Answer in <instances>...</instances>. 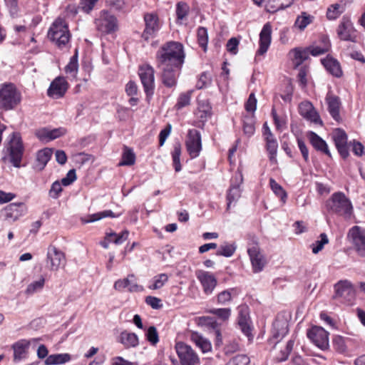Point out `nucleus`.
Returning <instances> with one entry per match:
<instances>
[{"label": "nucleus", "instance_id": "obj_1", "mask_svg": "<svg viewBox=\"0 0 365 365\" xmlns=\"http://www.w3.org/2000/svg\"><path fill=\"white\" fill-rule=\"evenodd\" d=\"M185 53L181 43L170 41L162 46L156 54L157 66L165 67L170 65L181 67L184 62Z\"/></svg>", "mask_w": 365, "mask_h": 365}, {"label": "nucleus", "instance_id": "obj_2", "mask_svg": "<svg viewBox=\"0 0 365 365\" xmlns=\"http://www.w3.org/2000/svg\"><path fill=\"white\" fill-rule=\"evenodd\" d=\"M71 36L68 24L60 17L53 22L48 31V38L59 48L66 47Z\"/></svg>", "mask_w": 365, "mask_h": 365}, {"label": "nucleus", "instance_id": "obj_3", "mask_svg": "<svg viewBox=\"0 0 365 365\" xmlns=\"http://www.w3.org/2000/svg\"><path fill=\"white\" fill-rule=\"evenodd\" d=\"M327 207L329 210L346 219H349L353 214L352 204L342 192H334L327 202Z\"/></svg>", "mask_w": 365, "mask_h": 365}, {"label": "nucleus", "instance_id": "obj_4", "mask_svg": "<svg viewBox=\"0 0 365 365\" xmlns=\"http://www.w3.org/2000/svg\"><path fill=\"white\" fill-rule=\"evenodd\" d=\"M175 350L179 358V361L170 357L173 365H199L200 359L194 349L188 344L178 341L175 344Z\"/></svg>", "mask_w": 365, "mask_h": 365}, {"label": "nucleus", "instance_id": "obj_5", "mask_svg": "<svg viewBox=\"0 0 365 365\" xmlns=\"http://www.w3.org/2000/svg\"><path fill=\"white\" fill-rule=\"evenodd\" d=\"M21 101L20 93L11 84H3L0 87V107L5 110L14 108Z\"/></svg>", "mask_w": 365, "mask_h": 365}, {"label": "nucleus", "instance_id": "obj_6", "mask_svg": "<svg viewBox=\"0 0 365 365\" xmlns=\"http://www.w3.org/2000/svg\"><path fill=\"white\" fill-rule=\"evenodd\" d=\"M347 237L356 252L361 257H365V229L354 226L349 230Z\"/></svg>", "mask_w": 365, "mask_h": 365}, {"label": "nucleus", "instance_id": "obj_7", "mask_svg": "<svg viewBox=\"0 0 365 365\" xmlns=\"http://www.w3.org/2000/svg\"><path fill=\"white\" fill-rule=\"evenodd\" d=\"M155 71L147 63L142 64L138 68V75L143 86L147 96L153 93L155 88Z\"/></svg>", "mask_w": 365, "mask_h": 365}, {"label": "nucleus", "instance_id": "obj_8", "mask_svg": "<svg viewBox=\"0 0 365 365\" xmlns=\"http://www.w3.org/2000/svg\"><path fill=\"white\" fill-rule=\"evenodd\" d=\"M9 150L11 163L14 167L19 168L21 166L24 148L19 133H14L12 134L9 143Z\"/></svg>", "mask_w": 365, "mask_h": 365}, {"label": "nucleus", "instance_id": "obj_9", "mask_svg": "<svg viewBox=\"0 0 365 365\" xmlns=\"http://www.w3.org/2000/svg\"><path fill=\"white\" fill-rule=\"evenodd\" d=\"M66 263L65 255L53 245L47 249L46 265L49 270L57 271Z\"/></svg>", "mask_w": 365, "mask_h": 365}, {"label": "nucleus", "instance_id": "obj_10", "mask_svg": "<svg viewBox=\"0 0 365 365\" xmlns=\"http://www.w3.org/2000/svg\"><path fill=\"white\" fill-rule=\"evenodd\" d=\"M145 29L142 38L145 41L156 36L161 28L158 16L155 13H147L144 15Z\"/></svg>", "mask_w": 365, "mask_h": 365}, {"label": "nucleus", "instance_id": "obj_11", "mask_svg": "<svg viewBox=\"0 0 365 365\" xmlns=\"http://www.w3.org/2000/svg\"><path fill=\"white\" fill-rule=\"evenodd\" d=\"M95 23L97 29L102 34H110L115 31L118 29L116 18L106 11L101 12Z\"/></svg>", "mask_w": 365, "mask_h": 365}, {"label": "nucleus", "instance_id": "obj_12", "mask_svg": "<svg viewBox=\"0 0 365 365\" xmlns=\"http://www.w3.org/2000/svg\"><path fill=\"white\" fill-rule=\"evenodd\" d=\"M185 145L191 158H195L200 155L202 150V141L200 133L197 130H188Z\"/></svg>", "mask_w": 365, "mask_h": 365}, {"label": "nucleus", "instance_id": "obj_13", "mask_svg": "<svg viewBox=\"0 0 365 365\" xmlns=\"http://www.w3.org/2000/svg\"><path fill=\"white\" fill-rule=\"evenodd\" d=\"M27 207L24 202L10 203L2 210L6 220L15 222L27 212Z\"/></svg>", "mask_w": 365, "mask_h": 365}, {"label": "nucleus", "instance_id": "obj_14", "mask_svg": "<svg viewBox=\"0 0 365 365\" xmlns=\"http://www.w3.org/2000/svg\"><path fill=\"white\" fill-rule=\"evenodd\" d=\"M248 307L245 305L240 306L238 307L237 324L242 333L247 336L250 341L252 339Z\"/></svg>", "mask_w": 365, "mask_h": 365}, {"label": "nucleus", "instance_id": "obj_15", "mask_svg": "<svg viewBox=\"0 0 365 365\" xmlns=\"http://www.w3.org/2000/svg\"><path fill=\"white\" fill-rule=\"evenodd\" d=\"M325 103L328 112L332 118L336 122H340L341 120L340 115L341 103L340 98L331 91H329L325 98Z\"/></svg>", "mask_w": 365, "mask_h": 365}, {"label": "nucleus", "instance_id": "obj_16", "mask_svg": "<svg viewBox=\"0 0 365 365\" xmlns=\"http://www.w3.org/2000/svg\"><path fill=\"white\" fill-rule=\"evenodd\" d=\"M336 31L341 40L354 41L355 29L349 17L343 16Z\"/></svg>", "mask_w": 365, "mask_h": 365}, {"label": "nucleus", "instance_id": "obj_17", "mask_svg": "<svg viewBox=\"0 0 365 365\" xmlns=\"http://www.w3.org/2000/svg\"><path fill=\"white\" fill-rule=\"evenodd\" d=\"M196 276L202 284L203 292L207 295L211 294L217 284L215 277L212 274L203 270L197 271Z\"/></svg>", "mask_w": 365, "mask_h": 365}, {"label": "nucleus", "instance_id": "obj_18", "mask_svg": "<svg viewBox=\"0 0 365 365\" xmlns=\"http://www.w3.org/2000/svg\"><path fill=\"white\" fill-rule=\"evenodd\" d=\"M68 88V84L65 78L59 76L56 78L51 82L48 89L47 93L48 96L55 99H58L64 96Z\"/></svg>", "mask_w": 365, "mask_h": 365}, {"label": "nucleus", "instance_id": "obj_19", "mask_svg": "<svg viewBox=\"0 0 365 365\" xmlns=\"http://www.w3.org/2000/svg\"><path fill=\"white\" fill-rule=\"evenodd\" d=\"M335 145L343 158L349 156V146L347 144V135L342 129H336L332 134Z\"/></svg>", "mask_w": 365, "mask_h": 365}, {"label": "nucleus", "instance_id": "obj_20", "mask_svg": "<svg viewBox=\"0 0 365 365\" xmlns=\"http://www.w3.org/2000/svg\"><path fill=\"white\" fill-rule=\"evenodd\" d=\"M321 63L328 73L336 78L343 76V71L339 61L330 54L325 58H321Z\"/></svg>", "mask_w": 365, "mask_h": 365}, {"label": "nucleus", "instance_id": "obj_21", "mask_svg": "<svg viewBox=\"0 0 365 365\" xmlns=\"http://www.w3.org/2000/svg\"><path fill=\"white\" fill-rule=\"evenodd\" d=\"M336 295L343 298L347 302H351L354 298V289L350 282L348 280L339 281L334 286Z\"/></svg>", "mask_w": 365, "mask_h": 365}, {"label": "nucleus", "instance_id": "obj_22", "mask_svg": "<svg viewBox=\"0 0 365 365\" xmlns=\"http://www.w3.org/2000/svg\"><path fill=\"white\" fill-rule=\"evenodd\" d=\"M114 288L118 291L128 288L130 292H139L143 290V287L138 284L134 274H129L127 278L117 280L114 283Z\"/></svg>", "mask_w": 365, "mask_h": 365}, {"label": "nucleus", "instance_id": "obj_23", "mask_svg": "<svg viewBox=\"0 0 365 365\" xmlns=\"http://www.w3.org/2000/svg\"><path fill=\"white\" fill-rule=\"evenodd\" d=\"M247 252L254 272H261L266 264V260L259 247L257 245L252 246L248 249Z\"/></svg>", "mask_w": 365, "mask_h": 365}, {"label": "nucleus", "instance_id": "obj_24", "mask_svg": "<svg viewBox=\"0 0 365 365\" xmlns=\"http://www.w3.org/2000/svg\"><path fill=\"white\" fill-rule=\"evenodd\" d=\"M271 34L272 26L269 23H267L264 25L259 34V48L257 51L258 54L263 55L267 51L271 43Z\"/></svg>", "mask_w": 365, "mask_h": 365}, {"label": "nucleus", "instance_id": "obj_25", "mask_svg": "<svg viewBox=\"0 0 365 365\" xmlns=\"http://www.w3.org/2000/svg\"><path fill=\"white\" fill-rule=\"evenodd\" d=\"M162 71V78L164 85L168 87H173L176 84L177 71L180 67H174L167 65L165 67L158 66Z\"/></svg>", "mask_w": 365, "mask_h": 365}, {"label": "nucleus", "instance_id": "obj_26", "mask_svg": "<svg viewBox=\"0 0 365 365\" xmlns=\"http://www.w3.org/2000/svg\"><path fill=\"white\" fill-rule=\"evenodd\" d=\"M299 111L302 116L311 122L317 123L319 115L312 104L308 101L302 102L299 106Z\"/></svg>", "mask_w": 365, "mask_h": 365}, {"label": "nucleus", "instance_id": "obj_27", "mask_svg": "<svg viewBox=\"0 0 365 365\" xmlns=\"http://www.w3.org/2000/svg\"><path fill=\"white\" fill-rule=\"evenodd\" d=\"M118 341L126 349L136 347L139 344L138 336L135 333L127 331L120 333Z\"/></svg>", "mask_w": 365, "mask_h": 365}, {"label": "nucleus", "instance_id": "obj_28", "mask_svg": "<svg viewBox=\"0 0 365 365\" xmlns=\"http://www.w3.org/2000/svg\"><path fill=\"white\" fill-rule=\"evenodd\" d=\"M65 73L67 75V78L71 81L76 79L78 71V52L76 51L75 54L71 57L68 63L65 67Z\"/></svg>", "mask_w": 365, "mask_h": 365}, {"label": "nucleus", "instance_id": "obj_29", "mask_svg": "<svg viewBox=\"0 0 365 365\" xmlns=\"http://www.w3.org/2000/svg\"><path fill=\"white\" fill-rule=\"evenodd\" d=\"M294 0H268L265 9L269 13H275L291 6Z\"/></svg>", "mask_w": 365, "mask_h": 365}, {"label": "nucleus", "instance_id": "obj_30", "mask_svg": "<svg viewBox=\"0 0 365 365\" xmlns=\"http://www.w3.org/2000/svg\"><path fill=\"white\" fill-rule=\"evenodd\" d=\"M52 155V150L49 148H44L39 150L36 155V163L35 164V169L37 170H42Z\"/></svg>", "mask_w": 365, "mask_h": 365}, {"label": "nucleus", "instance_id": "obj_31", "mask_svg": "<svg viewBox=\"0 0 365 365\" xmlns=\"http://www.w3.org/2000/svg\"><path fill=\"white\" fill-rule=\"evenodd\" d=\"M191 341L198 346L203 353L210 352L212 350V344L209 340L204 338L197 332H192L190 336Z\"/></svg>", "mask_w": 365, "mask_h": 365}, {"label": "nucleus", "instance_id": "obj_32", "mask_svg": "<svg viewBox=\"0 0 365 365\" xmlns=\"http://www.w3.org/2000/svg\"><path fill=\"white\" fill-rule=\"evenodd\" d=\"M69 354H55L49 355L45 360L46 365H58L68 362L71 360Z\"/></svg>", "mask_w": 365, "mask_h": 365}, {"label": "nucleus", "instance_id": "obj_33", "mask_svg": "<svg viewBox=\"0 0 365 365\" xmlns=\"http://www.w3.org/2000/svg\"><path fill=\"white\" fill-rule=\"evenodd\" d=\"M314 19L313 16L303 11L297 17L294 26L299 31H303L309 24L313 22Z\"/></svg>", "mask_w": 365, "mask_h": 365}, {"label": "nucleus", "instance_id": "obj_34", "mask_svg": "<svg viewBox=\"0 0 365 365\" xmlns=\"http://www.w3.org/2000/svg\"><path fill=\"white\" fill-rule=\"evenodd\" d=\"M292 59L295 67L300 66L309 56L308 51L296 48L290 51Z\"/></svg>", "mask_w": 365, "mask_h": 365}, {"label": "nucleus", "instance_id": "obj_35", "mask_svg": "<svg viewBox=\"0 0 365 365\" xmlns=\"http://www.w3.org/2000/svg\"><path fill=\"white\" fill-rule=\"evenodd\" d=\"M118 215H115L111 210H103L92 215H89L88 217L83 218L82 222L83 223L93 222L100 220L105 217H117Z\"/></svg>", "mask_w": 365, "mask_h": 365}, {"label": "nucleus", "instance_id": "obj_36", "mask_svg": "<svg viewBox=\"0 0 365 365\" xmlns=\"http://www.w3.org/2000/svg\"><path fill=\"white\" fill-rule=\"evenodd\" d=\"M266 141V148L269 153V158L271 161L276 162V156L278 148V143L276 138L274 137L267 138L264 139Z\"/></svg>", "mask_w": 365, "mask_h": 365}, {"label": "nucleus", "instance_id": "obj_37", "mask_svg": "<svg viewBox=\"0 0 365 365\" xmlns=\"http://www.w3.org/2000/svg\"><path fill=\"white\" fill-rule=\"evenodd\" d=\"M241 197V190L239 185L232 186L227 193V207L229 210L232 205V204H235Z\"/></svg>", "mask_w": 365, "mask_h": 365}, {"label": "nucleus", "instance_id": "obj_38", "mask_svg": "<svg viewBox=\"0 0 365 365\" xmlns=\"http://www.w3.org/2000/svg\"><path fill=\"white\" fill-rule=\"evenodd\" d=\"M128 235L129 232L128 230H124L120 234L110 232L106 234V240L110 242V243L120 245L128 239Z\"/></svg>", "mask_w": 365, "mask_h": 365}, {"label": "nucleus", "instance_id": "obj_39", "mask_svg": "<svg viewBox=\"0 0 365 365\" xmlns=\"http://www.w3.org/2000/svg\"><path fill=\"white\" fill-rule=\"evenodd\" d=\"M45 281L44 277L40 276L37 280L32 282L27 286L26 293L27 294H33L41 291L44 287Z\"/></svg>", "mask_w": 365, "mask_h": 365}, {"label": "nucleus", "instance_id": "obj_40", "mask_svg": "<svg viewBox=\"0 0 365 365\" xmlns=\"http://www.w3.org/2000/svg\"><path fill=\"white\" fill-rule=\"evenodd\" d=\"M236 294L234 289L224 290L217 295V302L219 304L226 305L231 302L232 296Z\"/></svg>", "mask_w": 365, "mask_h": 365}, {"label": "nucleus", "instance_id": "obj_41", "mask_svg": "<svg viewBox=\"0 0 365 365\" xmlns=\"http://www.w3.org/2000/svg\"><path fill=\"white\" fill-rule=\"evenodd\" d=\"M344 11L343 5L334 4L331 5L327 11V17L329 20H334L337 19Z\"/></svg>", "mask_w": 365, "mask_h": 365}, {"label": "nucleus", "instance_id": "obj_42", "mask_svg": "<svg viewBox=\"0 0 365 365\" xmlns=\"http://www.w3.org/2000/svg\"><path fill=\"white\" fill-rule=\"evenodd\" d=\"M189 6L186 3L179 2L176 6L177 23L182 24L185 20L188 12Z\"/></svg>", "mask_w": 365, "mask_h": 365}, {"label": "nucleus", "instance_id": "obj_43", "mask_svg": "<svg viewBox=\"0 0 365 365\" xmlns=\"http://www.w3.org/2000/svg\"><path fill=\"white\" fill-rule=\"evenodd\" d=\"M135 162V155L133 150L128 147H125L124 151L122 155V160L119 163L118 165H132Z\"/></svg>", "mask_w": 365, "mask_h": 365}, {"label": "nucleus", "instance_id": "obj_44", "mask_svg": "<svg viewBox=\"0 0 365 365\" xmlns=\"http://www.w3.org/2000/svg\"><path fill=\"white\" fill-rule=\"evenodd\" d=\"M181 145L177 143L174 145L173 151L172 153L173 163L176 172H180L182 169L180 164Z\"/></svg>", "mask_w": 365, "mask_h": 365}, {"label": "nucleus", "instance_id": "obj_45", "mask_svg": "<svg viewBox=\"0 0 365 365\" xmlns=\"http://www.w3.org/2000/svg\"><path fill=\"white\" fill-rule=\"evenodd\" d=\"M243 131L245 134L251 136L255 131L254 115H247L243 120Z\"/></svg>", "mask_w": 365, "mask_h": 365}, {"label": "nucleus", "instance_id": "obj_46", "mask_svg": "<svg viewBox=\"0 0 365 365\" xmlns=\"http://www.w3.org/2000/svg\"><path fill=\"white\" fill-rule=\"evenodd\" d=\"M307 338L310 340V341L316 346L317 348H319V327L313 325L310 328L307 330Z\"/></svg>", "mask_w": 365, "mask_h": 365}, {"label": "nucleus", "instance_id": "obj_47", "mask_svg": "<svg viewBox=\"0 0 365 365\" xmlns=\"http://www.w3.org/2000/svg\"><path fill=\"white\" fill-rule=\"evenodd\" d=\"M269 185L274 193L280 197L283 202H285L287 199V192L283 187L273 178L269 179Z\"/></svg>", "mask_w": 365, "mask_h": 365}, {"label": "nucleus", "instance_id": "obj_48", "mask_svg": "<svg viewBox=\"0 0 365 365\" xmlns=\"http://www.w3.org/2000/svg\"><path fill=\"white\" fill-rule=\"evenodd\" d=\"M168 281V276L166 274H160L154 277L153 283L148 286L150 289H158L164 286Z\"/></svg>", "mask_w": 365, "mask_h": 365}, {"label": "nucleus", "instance_id": "obj_49", "mask_svg": "<svg viewBox=\"0 0 365 365\" xmlns=\"http://www.w3.org/2000/svg\"><path fill=\"white\" fill-rule=\"evenodd\" d=\"M250 357L246 354H238L230 359L225 365H248Z\"/></svg>", "mask_w": 365, "mask_h": 365}, {"label": "nucleus", "instance_id": "obj_50", "mask_svg": "<svg viewBox=\"0 0 365 365\" xmlns=\"http://www.w3.org/2000/svg\"><path fill=\"white\" fill-rule=\"evenodd\" d=\"M197 35L199 45L205 51L207 50L208 42V34L207 29L205 27L198 28Z\"/></svg>", "mask_w": 365, "mask_h": 365}, {"label": "nucleus", "instance_id": "obj_51", "mask_svg": "<svg viewBox=\"0 0 365 365\" xmlns=\"http://www.w3.org/2000/svg\"><path fill=\"white\" fill-rule=\"evenodd\" d=\"M209 313L217 316L222 321H227L229 319L231 315L230 308H219L212 309L208 311Z\"/></svg>", "mask_w": 365, "mask_h": 365}, {"label": "nucleus", "instance_id": "obj_52", "mask_svg": "<svg viewBox=\"0 0 365 365\" xmlns=\"http://www.w3.org/2000/svg\"><path fill=\"white\" fill-rule=\"evenodd\" d=\"M235 250L236 246L234 244H225L220 246L217 251V255L230 257L235 253Z\"/></svg>", "mask_w": 365, "mask_h": 365}, {"label": "nucleus", "instance_id": "obj_53", "mask_svg": "<svg viewBox=\"0 0 365 365\" xmlns=\"http://www.w3.org/2000/svg\"><path fill=\"white\" fill-rule=\"evenodd\" d=\"M26 346L22 342H17L13 346L14 357L15 361H19L24 357Z\"/></svg>", "mask_w": 365, "mask_h": 365}, {"label": "nucleus", "instance_id": "obj_54", "mask_svg": "<svg viewBox=\"0 0 365 365\" xmlns=\"http://www.w3.org/2000/svg\"><path fill=\"white\" fill-rule=\"evenodd\" d=\"M192 93V91H187L186 93H181L178 97L175 107L178 109H181L183 107L188 106L190 103Z\"/></svg>", "mask_w": 365, "mask_h": 365}, {"label": "nucleus", "instance_id": "obj_55", "mask_svg": "<svg viewBox=\"0 0 365 365\" xmlns=\"http://www.w3.org/2000/svg\"><path fill=\"white\" fill-rule=\"evenodd\" d=\"M147 340L153 346L159 341V336L157 329L154 326L150 327L145 334Z\"/></svg>", "mask_w": 365, "mask_h": 365}, {"label": "nucleus", "instance_id": "obj_56", "mask_svg": "<svg viewBox=\"0 0 365 365\" xmlns=\"http://www.w3.org/2000/svg\"><path fill=\"white\" fill-rule=\"evenodd\" d=\"M272 115L273 117L276 128L278 130H282L286 127L287 122L285 118L283 116H279L277 114L276 110L274 108H272Z\"/></svg>", "mask_w": 365, "mask_h": 365}, {"label": "nucleus", "instance_id": "obj_57", "mask_svg": "<svg viewBox=\"0 0 365 365\" xmlns=\"http://www.w3.org/2000/svg\"><path fill=\"white\" fill-rule=\"evenodd\" d=\"M257 99L253 93H252L247 102L245 103V109L247 112L252 113V115H254V113L257 108Z\"/></svg>", "mask_w": 365, "mask_h": 365}, {"label": "nucleus", "instance_id": "obj_58", "mask_svg": "<svg viewBox=\"0 0 365 365\" xmlns=\"http://www.w3.org/2000/svg\"><path fill=\"white\" fill-rule=\"evenodd\" d=\"M98 0H81L79 9L86 13H89L94 7Z\"/></svg>", "mask_w": 365, "mask_h": 365}, {"label": "nucleus", "instance_id": "obj_59", "mask_svg": "<svg viewBox=\"0 0 365 365\" xmlns=\"http://www.w3.org/2000/svg\"><path fill=\"white\" fill-rule=\"evenodd\" d=\"M306 136L313 147L319 150V136L312 131L307 132Z\"/></svg>", "mask_w": 365, "mask_h": 365}, {"label": "nucleus", "instance_id": "obj_60", "mask_svg": "<svg viewBox=\"0 0 365 365\" xmlns=\"http://www.w3.org/2000/svg\"><path fill=\"white\" fill-rule=\"evenodd\" d=\"M294 346V341L289 340L286 345L285 349L281 351V356L278 358L279 361H283L287 359L289 354L292 351Z\"/></svg>", "mask_w": 365, "mask_h": 365}, {"label": "nucleus", "instance_id": "obj_61", "mask_svg": "<svg viewBox=\"0 0 365 365\" xmlns=\"http://www.w3.org/2000/svg\"><path fill=\"white\" fill-rule=\"evenodd\" d=\"M349 146L351 147L352 152L357 156L363 155L364 153V145L358 141L354 140L349 143Z\"/></svg>", "mask_w": 365, "mask_h": 365}, {"label": "nucleus", "instance_id": "obj_62", "mask_svg": "<svg viewBox=\"0 0 365 365\" xmlns=\"http://www.w3.org/2000/svg\"><path fill=\"white\" fill-rule=\"evenodd\" d=\"M106 3L114 11H122L125 5L123 0H108Z\"/></svg>", "mask_w": 365, "mask_h": 365}, {"label": "nucleus", "instance_id": "obj_63", "mask_svg": "<svg viewBox=\"0 0 365 365\" xmlns=\"http://www.w3.org/2000/svg\"><path fill=\"white\" fill-rule=\"evenodd\" d=\"M76 180V170L74 169L70 170L66 176L61 180V183L68 186L73 183Z\"/></svg>", "mask_w": 365, "mask_h": 365}, {"label": "nucleus", "instance_id": "obj_64", "mask_svg": "<svg viewBox=\"0 0 365 365\" xmlns=\"http://www.w3.org/2000/svg\"><path fill=\"white\" fill-rule=\"evenodd\" d=\"M239 41L236 38H231L227 43V50L232 54H236L238 51Z\"/></svg>", "mask_w": 365, "mask_h": 365}]
</instances>
